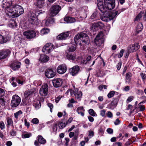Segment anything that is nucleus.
I'll return each mask as SVG.
<instances>
[{
    "label": "nucleus",
    "mask_w": 146,
    "mask_h": 146,
    "mask_svg": "<svg viewBox=\"0 0 146 146\" xmlns=\"http://www.w3.org/2000/svg\"><path fill=\"white\" fill-rule=\"evenodd\" d=\"M69 33L67 32L61 33L57 36L58 39L60 40H64L66 39L69 35Z\"/></svg>",
    "instance_id": "nucleus-22"
},
{
    "label": "nucleus",
    "mask_w": 146,
    "mask_h": 146,
    "mask_svg": "<svg viewBox=\"0 0 146 146\" xmlns=\"http://www.w3.org/2000/svg\"><path fill=\"white\" fill-rule=\"evenodd\" d=\"M122 63L121 62H119L117 65V70H119L120 69Z\"/></svg>",
    "instance_id": "nucleus-63"
},
{
    "label": "nucleus",
    "mask_w": 146,
    "mask_h": 146,
    "mask_svg": "<svg viewBox=\"0 0 146 146\" xmlns=\"http://www.w3.org/2000/svg\"><path fill=\"white\" fill-rule=\"evenodd\" d=\"M107 117L109 118H111L113 117V114L110 111H108L107 114Z\"/></svg>",
    "instance_id": "nucleus-58"
},
{
    "label": "nucleus",
    "mask_w": 146,
    "mask_h": 146,
    "mask_svg": "<svg viewBox=\"0 0 146 146\" xmlns=\"http://www.w3.org/2000/svg\"><path fill=\"white\" fill-rule=\"evenodd\" d=\"M21 63L20 62L13 60L11 61L9 64V66L13 70H18L20 67Z\"/></svg>",
    "instance_id": "nucleus-12"
},
{
    "label": "nucleus",
    "mask_w": 146,
    "mask_h": 146,
    "mask_svg": "<svg viewBox=\"0 0 146 146\" xmlns=\"http://www.w3.org/2000/svg\"><path fill=\"white\" fill-rule=\"evenodd\" d=\"M85 110L83 107H78L76 110V111L78 114H80L82 116H84V112Z\"/></svg>",
    "instance_id": "nucleus-27"
},
{
    "label": "nucleus",
    "mask_w": 146,
    "mask_h": 146,
    "mask_svg": "<svg viewBox=\"0 0 146 146\" xmlns=\"http://www.w3.org/2000/svg\"><path fill=\"white\" fill-rule=\"evenodd\" d=\"M9 40V38L4 37L3 36L0 35V43L2 44L5 43Z\"/></svg>",
    "instance_id": "nucleus-33"
},
{
    "label": "nucleus",
    "mask_w": 146,
    "mask_h": 146,
    "mask_svg": "<svg viewBox=\"0 0 146 146\" xmlns=\"http://www.w3.org/2000/svg\"><path fill=\"white\" fill-rule=\"evenodd\" d=\"M123 91H125L126 92H127L129 90L130 87L128 86H125L123 88Z\"/></svg>",
    "instance_id": "nucleus-64"
},
{
    "label": "nucleus",
    "mask_w": 146,
    "mask_h": 146,
    "mask_svg": "<svg viewBox=\"0 0 146 146\" xmlns=\"http://www.w3.org/2000/svg\"><path fill=\"white\" fill-rule=\"evenodd\" d=\"M124 52V50L123 49H121L120 50V52L118 54V57L119 58L121 57L123 55V54Z\"/></svg>",
    "instance_id": "nucleus-59"
},
{
    "label": "nucleus",
    "mask_w": 146,
    "mask_h": 146,
    "mask_svg": "<svg viewBox=\"0 0 146 146\" xmlns=\"http://www.w3.org/2000/svg\"><path fill=\"white\" fill-rule=\"evenodd\" d=\"M50 32V30L47 28H44L40 31V33L42 35H44Z\"/></svg>",
    "instance_id": "nucleus-38"
},
{
    "label": "nucleus",
    "mask_w": 146,
    "mask_h": 146,
    "mask_svg": "<svg viewBox=\"0 0 146 146\" xmlns=\"http://www.w3.org/2000/svg\"><path fill=\"white\" fill-rule=\"evenodd\" d=\"M8 12L9 13L13 14L12 16L14 17H17L24 13L23 8L18 5H14L9 9H8Z\"/></svg>",
    "instance_id": "nucleus-2"
},
{
    "label": "nucleus",
    "mask_w": 146,
    "mask_h": 146,
    "mask_svg": "<svg viewBox=\"0 0 146 146\" xmlns=\"http://www.w3.org/2000/svg\"><path fill=\"white\" fill-rule=\"evenodd\" d=\"M21 101V98L18 95H14L11 102V105L12 107H16L20 104Z\"/></svg>",
    "instance_id": "nucleus-5"
},
{
    "label": "nucleus",
    "mask_w": 146,
    "mask_h": 146,
    "mask_svg": "<svg viewBox=\"0 0 146 146\" xmlns=\"http://www.w3.org/2000/svg\"><path fill=\"white\" fill-rule=\"evenodd\" d=\"M33 105L36 109H38L40 107L41 104L39 101H38L35 103Z\"/></svg>",
    "instance_id": "nucleus-42"
},
{
    "label": "nucleus",
    "mask_w": 146,
    "mask_h": 146,
    "mask_svg": "<svg viewBox=\"0 0 146 146\" xmlns=\"http://www.w3.org/2000/svg\"><path fill=\"white\" fill-rule=\"evenodd\" d=\"M117 11L115 10H113L112 12L107 11L106 14L104 15L102 19L104 21H107L108 19L112 20L116 17L117 15Z\"/></svg>",
    "instance_id": "nucleus-3"
},
{
    "label": "nucleus",
    "mask_w": 146,
    "mask_h": 146,
    "mask_svg": "<svg viewBox=\"0 0 146 146\" xmlns=\"http://www.w3.org/2000/svg\"><path fill=\"white\" fill-rule=\"evenodd\" d=\"M140 75L143 81L145 80L146 78V74L143 73H141Z\"/></svg>",
    "instance_id": "nucleus-57"
},
{
    "label": "nucleus",
    "mask_w": 146,
    "mask_h": 146,
    "mask_svg": "<svg viewBox=\"0 0 146 146\" xmlns=\"http://www.w3.org/2000/svg\"><path fill=\"white\" fill-rule=\"evenodd\" d=\"M49 58L47 55L42 54L40 56L39 60L43 62H46L49 60Z\"/></svg>",
    "instance_id": "nucleus-25"
},
{
    "label": "nucleus",
    "mask_w": 146,
    "mask_h": 146,
    "mask_svg": "<svg viewBox=\"0 0 146 146\" xmlns=\"http://www.w3.org/2000/svg\"><path fill=\"white\" fill-rule=\"evenodd\" d=\"M31 122L33 124H37L38 123L39 120L37 118H34L32 119Z\"/></svg>",
    "instance_id": "nucleus-51"
},
{
    "label": "nucleus",
    "mask_w": 146,
    "mask_h": 146,
    "mask_svg": "<svg viewBox=\"0 0 146 146\" xmlns=\"http://www.w3.org/2000/svg\"><path fill=\"white\" fill-rule=\"evenodd\" d=\"M133 107V106L132 105L129 104L126 108V110H130V113L128 114L129 116H131V114L133 113L134 111V109L132 110Z\"/></svg>",
    "instance_id": "nucleus-34"
},
{
    "label": "nucleus",
    "mask_w": 146,
    "mask_h": 146,
    "mask_svg": "<svg viewBox=\"0 0 146 146\" xmlns=\"http://www.w3.org/2000/svg\"><path fill=\"white\" fill-rule=\"evenodd\" d=\"M115 94L114 91H112L110 92L108 94L107 96L109 98H111L114 96Z\"/></svg>",
    "instance_id": "nucleus-49"
},
{
    "label": "nucleus",
    "mask_w": 146,
    "mask_h": 146,
    "mask_svg": "<svg viewBox=\"0 0 146 146\" xmlns=\"http://www.w3.org/2000/svg\"><path fill=\"white\" fill-rule=\"evenodd\" d=\"M104 41L103 35L102 32H100L97 35L94 39V42L96 45L100 46L103 44Z\"/></svg>",
    "instance_id": "nucleus-4"
},
{
    "label": "nucleus",
    "mask_w": 146,
    "mask_h": 146,
    "mask_svg": "<svg viewBox=\"0 0 146 146\" xmlns=\"http://www.w3.org/2000/svg\"><path fill=\"white\" fill-rule=\"evenodd\" d=\"M131 75L130 73H127L126 74L125 82L126 83L129 84L131 82Z\"/></svg>",
    "instance_id": "nucleus-28"
},
{
    "label": "nucleus",
    "mask_w": 146,
    "mask_h": 146,
    "mask_svg": "<svg viewBox=\"0 0 146 146\" xmlns=\"http://www.w3.org/2000/svg\"><path fill=\"white\" fill-rule=\"evenodd\" d=\"M90 19H93V21L97 20L98 19V15L97 11H95L93 13L90 17Z\"/></svg>",
    "instance_id": "nucleus-32"
},
{
    "label": "nucleus",
    "mask_w": 146,
    "mask_h": 146,
    "mask_svg": "<svg viewBox=\"0 0 146 146\" xmlns=\"http://www.w3.org/2000/svg\"><path fill=\"white\" fill-rule=\"evenodd\" d=\"M66 124L63 121L61 120L58 123V127L60 129H62L66 125Z\"/></svg>",
    "instance_id": "nucleus-39"
},
{
    "label": "nucleus",
    "mask_w": 146,
    "mask_h": 146,
    "mask_svg": "<svg viewBox=\"0 0 146 146\" xmlns=\"http://www.w3.org/2000/svg\"><path fill=\"white\" fill-rule=\"evenodd\" d=\"M17 24L16 22L14 21H12L10 22L9 24V26L10 27L12 28H14L16 27Z\"/></svg>",
    "instance_id": "nucleus-40"
},
{
    "label": "nucleus",
    "mask_w": 146,
    "mask_h": 146,
    "mask_svg": "<svg viewBox=\"0 0 146 146\" xmlns=\"http://www.w3.org/2000/svg\"><path fill=\"white\" fill-rule=\"evenodd\" d=\"M119 100V98L118 97L113 99V100L111 102V104L113 106H116Z\"/></svg>",
    "instance_id": "nucleus-37"
},
{
    "label": "nucleus",
    "mask_w": 146,
    "mask_h": 146,
    "mask_svg": "<svg viewBox=\"0 0 146 146\" xmlns=\"http://www.w3.org/2000/svg\"><path fill=\"white\" fill-rule=\"evenodd\" d=\"M54 48V46L51 43L46 44L43 47L42 51L46 53H49Z\"/></svg>",
    "instance_id": "nucleus-10"
},
{
    "label": "nucleus",
    "mask_w": 146,
    "mask_h": 146,
    "mask_svg": "<svg viewBox=\"0 0 146 146\" xmlns=\"http://www.w3.org/2000/svg\"><path fill=\"white\" fill-rule=\"evenodd\" d=\"M44 0H37V5L38 7H40L44 4Z\"/></svg>",
    "instance_id": "nucleus-41"
},
{
    "label": "nucleus",
    "mask_w": 146,
    "mask_h": 146,
    "mask_svg": "<svg viewBox=\"0 0 146 146\" xmlns=\"http://www.w3.org/2000/svg\"><path fill=\"white\" fill-rule=\"evenodd\" d=\"M66 66L65 65L61 64L58 67L57 71L59 74H62L66 72Z\"/></svg>",
    "instance_id": "nucleus-19"
},
{
    "label": "nucleus",
    "mask_w": 146,
    "mask_h": 146,
    "mask_svg": "<svg viewBox=\"0 0 146 146\" xmlns=\"http://www.w3.org/2000/svg\"><path fill=\"white\" fill-rule=\"evenodd\" d=\"M102 24V23L101 22L94 23L90 28L91 31L93 32L96 31L98 29L97 28L101 26Z\"/></svg>",
    "instance_id": "nucleus-21"
},
{
    "label": "nucleus",
    "mask_w": 146,
    "mask_h": 146,
    "mask_svg": "<svg viewBox=\"0 0 146 146\" xmlns=\"http://www.w3.org/2000/svg\"><path fill=\"white\" fill-rule=\"evenodd\" d=\"M7 128H9L10 125L13 126V122L11 119L9 117L7 118Z\"/></svg>",
    "instance_id": "nucleus-31"
},
{
    "label": "nucleus",
    "mask_w": 146,
    "mask_h": 146,
    "mask_svg": "<svg viewBox=\"0 0 146 146\" xmlns=\"http://www.w3.org/2000/svg\"><path fill=\"white\" fill-rule=\"evenodd\" d=\"M105 6H106L108 10H111L115 7V0H105Z\"/></svg>",
    "instance_id": "nucleus-14"
},
{
    "label": "nucleus",
    "mask_w": 146,
    "mask_h": 146,
    "mask_svg": "<svg viewBox=\"0 0 146 146\" xmlns=\"http://www.w3.org/2000/svg\"><path fill=\"white\" fill-rule=\"evenodd\" d=\"M37 139L40 144H44L46 142V140L40 135L37 137Z\"/></svg>",
    "instance_id": "nucleus-26"
},
{
    "label": "nucleus",
    "mask_w": 146,
    "mask_h": 146,
    "mask_svg": "<svg viewBox=\"0 0 146 146\" xmlns=\"http://www.w3.org/2000/svg\"><path fill=\"white\" fill-rule=\"evenodd\" d=\"M61 9V7L58 5H52L50 9V15L54 16L57 14Z\"/></svg>",
    "instance_id": "nucleus-8"
},
{
    "label": "nucleus",
    "mask_w": 146,
    "mask_h": 146,
    "mask_svg": "<svg viewBox=\"0 0 146 146\" xmlns=\"http://www.w3.org/2000/svg\"><path fill=\"white\" fill-rule=\"evenodd\" d=\"M5 94V92L3 90L2 88H0V97H3Z\"/></svg>",
    "instance_id": "nucleus-60"
},
{
    "label": "nucleus",
    "mask_w": 146,
    "mask_h": 146,
    "mask_svg": "<svg viewBox=\"0 0 146 146\" xmlns=\"http://www.w3.org/2000/svg\"><path fill=\"white\" fill-rule=\"evenodd\" d=\"M74 40L75 43L77 44L80 42V45L83 44L84 45L88 44L89 42L88 36L86 34L83 33L78 34L74 37Z\"/></svg>",
    "instance_id": "nucleus-1"
},
{
    "label": "nucleus",
    "mask_w": 146,
    "mask_h": 146,
    "mask_svg": "<svg viewBox=\"0 0 146 146\" xmlns=\"http://www.w3.org/2000/svg\"><path fill=\"white\" fill-rule=\"evenodd\" d=\"M140 46L137 43H135L133 45H130L128 47L127 50L128 52L131 53L136 51L139 48Z\"/></svg>",
    "instance_id": "nucleus-15"
},
{
    "label": "nucleus",
    "mask_w": 146,
    "mask_h": 146,
    "mask_svg": "<svg viewBox=\"0 0 146 146\" xmlns=\"http://www.w3.org/2000/svg\"><path fill=\"white\" fill-rule=\"evenodd\" d=\"M141 102H140L139 104V108L140 109V111H143L145 109V108L141 104Z\"/></svg>",
    "instance_id": "nucleus-53"
},
{
    "label": "nucleus",
    "mask_w": 146,
    "mask_h": 146,
    "mask_svg": "<svg viewBox=\"0 0 146 146\" xmlns=\"http://www.w3.org/2000/svg\"><path fill=\"white\" fill-rule=\"evenodd\" d=\"M12 82L11 83V84L14 87H16L17 85V82L16 81V80L15 79V78L14 77H12L11 79V82Z\"/></svg>",
    "instance_id": "nucleus-43"
},
{
    "label": "nucleus",
    "mask_w": 146,
    "mask_h": 146,
    "mask_svg": "<svg viewBox=\"0 0 146 146\" xmlns=\"http://www.w3.org/2000/svg\"><path fill=\"white\" fill-rule=\"evenodd\" d=\"M89 134L88 136H89L90 138L92 137L94 135V132L90 130L89 131Z\"/></svg>",
    "instance_id": "nucleus-55"
},
{
    "label": "nucleus",
    "mask_w": 146,
    "mask_h": 146,
    "mask_svg": "<svg viewBox=\"0 0 146 146\" xmlns=\"http://www.w3.org/2000/svg\"><path fill=\"white\" fill-rule=\"evenodd\" d=\"M89 113L91 115L93 116H95L96 115V113L92 109H90L89 110Z\"/></svg>",
    "instance_id": "nucleus-48"
},
{
    "label": "nucleus",
    "mask_w": 146,
    "mask_h": 146,
    "mask_svg": "<svg viewBox=\"0 0 146 146\" xmlns=\"http://www.w3.org/2000/svg\"><path fill=\"white\" fill-rule=\"evenodd\" d=\"M46 77L48 78H50L54 77L56 75V73L53 69L51 68L47 69L45 72Z\"/></svg>",
    "instance_id": "nucleus-13"
},
{
    "label": "nucleus",
    "mask_w": 146,
    "mask_h": 146,
    "mask_svg": "<svg viewBox=\"0 0 146 146\" xmlns=\"http://www.w3.org/2000/svg\"><path fill=\"white\" fill-rule=\"evenodd\" d=\"M11 53L9 49L0 50V60L6 58Z\"/></svg>",
    "instance_id": "nucleus-11"
},
{
    "label": "nucleus",
    "mask_w": 146,
    "mask_h": 146,
    "mask_svg": "<svg viewBox=\"0 0 146 146\" xmlns=\"http://www.w3.org/2000/svg\"><path fill=\"white\" fill-rule=\"evenodd\" d=\"M23 35L27 38L31 39L35 38L36 33L33 30H28L25 31L23 33Z\"/></svg>",
    "instance_id": "nucleus-9"
},
{
    "label": "nucleus",
    "mask_w": 146,
    "mask_h": 146,
    "mask_svg": "<svg viewBox=\"0 0 146 146\" xmlns=\"http://www.w3.org/2000/svg\"><path fill=\"white\" fill-rule=\"evenodd\" d=\"M76 93H75V97L76 99L79 101L80 100L82 96V93L80 91L77 90Z\"/></svg>",
    "instance_id": "nucleus-29"
},
{
    "label": "nucleus",
    "mask_w": 146,
    "mask_h": 146,
    "mask_svg": "<svg viewBox=\"0 0 146 146\" xmlns=\"http://www.w3.org/2000/svg\"><path fill=\"white\" fill-rule=\"evenodd\" d=\"M2 3V7L3 8L7 9V10L8 11V9L10 8H9V7L11 5L12 1L11 0H3Z\"/></svg>",
    "instance_id": "nucleus-17"
},
{
    "label": "nucleus",
    "mask_w": 146,
    "mask_h": 146,
    "mask_svg": "<svg viewBox=\"0 0 146 146\" xmlns=\"http://www.w3.org/2000/svg\"><path fill=\"white\" fill-rule=\"evenodd\" d=\"M79 70V66H75L70 69L69 72L73 76H74L78 73Z\"/></svg>",
    "instance_id": "nucleus-20"
},
{
    "label": "nucleus",
    "mask_w": 146,
    "mask_h": 146,
    "mask_svg": "<svg viewBox=\"0 0 146 146\" xmlns=\"http://www.w3.org/2000/svg\"><path fill=\"white\" fill-rule=\"evenodd\" d=\"M105 130V128L104 127H101L100 128L99 130V132L101 134L104 133Z\"/></svg>",
    "instance_id": "nucleus-56"
},
{
    "label": "nucleus",
    "mask_w": 146,
    "mask_h": 146,
    "mask_svg": "<svg viewBox=\"0 0 146 146\" xmlns=\"http://www.w3.org/2000/svg\"><path fill=\"white\" fill-rule=\"evenodd\" d=\"M5 128V125L4 122L2 121L0 122V128L1 130H3Z\"/></svg>",
    "instance_id": "nucleus-52"
},
{
    "label": "nucleus",
    "mask_w": 146,
    "mask_h": 146,
    "mask_svg": "<svg viewBox=\"0 0 146 146\" xmlns=\"http://www.w3.org/2000/svg\"><path fill=\"white\" fill-rule=\"evenodd\" d=\"M54 20L52 18H49L45 21V25L46 26H49L50 24L54 22Z\"/></svg>",
    "instance_id": "nucleus-36"
},
{
    "label": "nucleus",
    "mask_w": 146,
    "mask_h": 146,
    "mask_svg": "<svg viewBox=\"0 0 146 146\" xmlns=\"http://www.w3.org/2000/svg\"><path fill=\"white\" fill-rule=\"evenodd\" d=\"M48 87L47 84L42 85L41 86L39 91L40 94L41 95L45 96L47 95L48 92Z\"/></svg>",
    "instance_id": "nucleus-16"
},
{
    "label": "nucleus",
    "mask_w": 146,
    "mask_h": 146,
    "mask_svg": "<svg viewBox=\"0 0 146 146\" xmlns=\"http://www.w3.org/2000/svg\"><path fill=\"white\" fill-rule=\"evenodd\" d=\"M32 135L31 133H28L23 135H22V137L23 138H29Z\"/></svg>",
    "instance_id": "nucleus-45"
},
{
    "label": "nucleus",
    "mask_w": 146,
    "mask_h": 146,
    "mask_svg": "<svg viewBox=\"0 0 146 146\" xmlns=\"http://www.w3.org/2000/svg\"><path fill=\"white\" fill-rule=\"evenodd\" d=\"M107 132L110 134H111L113 133V130L111 128H108L107 129Z\"/></svg>",
    "instance_id": "nucleus-62"
},
{
    "label": "nucleus",
    "mask_w": 146,
    "mask_h": 146,
    "mask_svg": "<svg viewBox=\"0 0 146 146\" xmlns=\"http://www.w3.org/2000/svg\"><path fill=\"white\" fill-rule=\"evenodd\" d=\"M28 21L32 25L38 24L37 18L36 15L33 13H30L28 14Z\"/></svg>",
    "instance_id": "nucleus-7"
},
{
    "label": "nucleus",
    "mask_w": 146,
    "mask_h": 146,
    "mask_svg": "<svg viewBox=\"0 0 146 146\" xmlns=\"http://www.w3.org/2000/svg\"><path fill=\"white\" fill-rule=\"evenodd\" d=\"M143 29V25L142 23H139L137 26L136 29V34H138L141 32Z\"/></svg>",
    "instance_id": "nucleus-30"
},
{
    "label": "nucleus",
    "mask_w": 146,
    "mask_h": 146,
    "mask_svg": "<svg viewBox=\"0 0 146 146\" xmlns=\"http://www.w3.org/2000/svg\"><path fill=\"white\" fill-rule=\"evenodd\" d=\"M76 49V45L72 43H70L69 44L67 51L69 52H74Z\"/></svg>",
    "instance_id": "nucleus-23"
},
{
    "label": "nucleus",
    "mask_w": 146,
    "mask_h": 146,
    "mask_svg": "<svg viewBox=\"0 0 146 146\" xmlns=\"http://www.w3.org/2000/svg\"><path fill=\"white\" fill-rule=\"evenodd\" d=\"M57 123H56L54 124L53 125V131L54 132H56L57 130Z\"/></svg>",
    "instance_id": "nucleus-54"
},
{
    "label": "nucleus",
    "mask_w": 146,
    "mask_h": 146,
    "mask_svg": "<svg viewBox=\"0 0 146 146\" xmlns=\"http://www.w3.org/2000/svg\"><path fill=\"white\" fill-rule=\"evenodd\" d=\"M77 90H67V93L70 92V95L74 97V96H75V93H76Z\"/></svg>",
    "instance_id": "nucleus-47"
},
{
    "label": "nucleus",
    "mask_w": 146,
    "mask_h": 146,
    "mask_svg": "<svg viewBox=\"0 0 146 146\" xmlns=\"http://www.w3.org/2000/svg\"><path fill=\"white\" fill-rule=\"evenodd\" d=\"M141 13H139L136 17L134 21H139L141 17Z\"/></svg>",
    "instance_id": "nucleus-50"
},
{
    "label": "nucleus",
    "mask_w": 146,
    "mask_h": 146,
    "mask_svg": "<svg viewBox=\"0 0 146 146\" xmlns=\"http://www.w3.org/2000/svg\"><path fill=\"white\" fill-rule=\"evenodd\" d=\"M66 57L69 60H74L76 58V56L74 54H72L70 53V52H67V54L66 55Z\"/></svg>",
    "instance_id": "nucleus-35"
},
{
    "label": "nucleus",
    "mask_w": 146,
    "mask_h": 146,
    "mask_svg": "<svg viewBox=\"0 0 146 146\" xmlns=\"http://www.w3.org/2000/svg\"><path fill=\"white\" fill-rule=\"evenodd\" d=\"M10 134L12 136H15L16 135V131L12 129L10 131Z\"/></svg>",
    "instance_id": "nucleus-61"
},
{
    "label": "nucleus",
    "mask_w": 146,
    "mask_h": 146,
    "mask_svg": "<svg viewBox=\"0 0 146 146\" xmlns=\"http://www.w3.org/2000/svg\"><path fill=\"white\" fill-rule=\"evenodd\" d=\"M64 20L68 23H73L75 21V19L74 18L68 16L65 17Z\"/></svg>",
    "instance_id": "nucleus-24"
},
{
    "label": "nucleus",
    "mask_w": 146,
    "mask_h": 146,
    "mask_svg": "<svg viewBox=\"0 0 146 146\" xmlns=\"http://www.w3.org/2000/svg\"><path fill=\"white\" fill-rule=\"evenodd\" d=\"M33 93V91L28 90L25 92L24 94L25 96L26 97H27L29 96L32 94Z\"/></svg>",
    "instance_id": "nucleus-46"
},
{
    "label": "nucleus",
    "mask_w": 146,
    "mask_h": 146,
    "mask_svg": "<svg viewBox=\"0 0 146 146\" xmlns=\"http://www.w3.org/2000/svg\"><path fill=\"white\" fill-rule=\"evenodd\" d=\"M53 86L56 88L60 87L62 84V80L60 78L54 79L52 80Z\"/></svg>",
    "instance_id": "nucleus-18"
},
{
    "label": "nucleus",
    "mask_w": 146,
    "mask_h": 146,
    "mask_svg": "<svg viewBox=\"0 0 146 146\" xmlns=\"http://www.w3.org/2000/svg\"><path fill=\"white\" fill-rule=\"evenodd\" d=\"M98 1L97 3L98 7L99 10L103 14L105 15V13H107L108 10L106 6H105V1L104 3L102 1V0H98Z\"/></svg>",
    "instance_id": "nucleus-6"
},
{
    "label": "nucleus",
    "mask_w": 146,
    "mask_h": 146,
    "mask_svg": "<svg viewBox=\"0 0 146 146\" xmlns=\"http://www.w3.org/2000/svg\"><path fill=\"white\" fill-rule=\"evenodd\" d=\"M23 112L21 110H19L18 111L14 113V116L15 118L17 120L19 116L20 115L22 114Z\"/></svg>",
    "instance_id": "nucleus-44"
}]
</instances>
